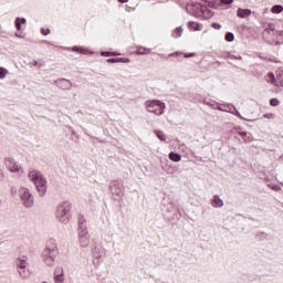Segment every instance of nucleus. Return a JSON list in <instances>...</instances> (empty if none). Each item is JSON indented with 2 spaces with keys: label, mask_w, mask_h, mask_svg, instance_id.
Wrapping results in <instances>:
<instances>
[{
  "label": "nucleus",
  "mask_w": 283,
  "mask_h": 283,
  "mask_svg": "<svg viewBox=\"0 0 283 283\" xmlns=\"http://www.w3.org/2000/svg\"><path fill=\"white\" fill-rule=\"evenodd\" d=\"M28 178L30 182L34 185L40 196H45V193H48V179H45V176H43V172L39 170H30L28 174Z\"/></svg>",
  "instance_id": "1"
},
{
  "label": "nucleus",
  "mask_w": 283,
  "mask_h": 283,
  "mask_svg": "<svg viewBox=\"0 0 283 283\" xmlns=\"http://www.w3.org/2000/svg\"><path fill=\"white\" fill-rule=\"evenodd\" d=\"M70 211H72V203L67 201L57 206L55 211L56 221L61 224H67L70 222Z\"/></svg>",
  "instance_id": "2"
},
{
  "label": "nucleus",
  "mask_w": 283,
  "mask_h": 283,
  "mask_svg": "<svg viewBox=\"0 0 283 283\" xmlns=\"http://www.w3.org/2000/svg\"><path fill=\"white\" fill-rule=\"evenodd\" d=\"M187 10L193 17H201V19H211V17H213V12L201 3L189 4Z\"/></svg>",
  "instance_id": "3"
},
{
  "label": "nucleus",
  "mask_w": 283,
  "mask_h": 283,
  "mask_svg": "<svg viewBox=\"0 0 283 283\" xmlns=\"http://www.w3.org/2000/svg\"><path fill=\"white\" fill-rule=\"evenodd\" d=\"M145 107L150 114L155 116H163L165 114V103L160 99H149L145 102Z\"/></svg>",
  "instance_id": "4"
},
{
  "label": "nucleus",
  "mask_w": 283,
  "mask_h": 283,
  "mask_svg": "<svg viewBox=\"0 0 283 283\" xmlns=\"http://www.w3.org/2000/svg\"><path fill=\"white\" fill-rule=\"evenodd\" d=\"M4 166L10 174H15L17 176H21V174L25 172L23 170V166H21V164H19L14 158H6Z\"/></svg>",
  "instance_id": "5"
},
{
  "label": "nucleus",
  "mask_w": 283,
  "mask_h": 283,
  "mask_svg": "<svg viewBox=\"0 0 283 283\" xmlns=\"http://www.w3.org/2000/svg\"><path fill=\"white\" fill-rule=\"evenodd\" d=\"M20 198L22 203L27 207V209H30L34 207V196L28 188H21L20 191Z\"/></svg>",
  "instance_id": "6"
},
{
  "label": "nucleus",
  "mask_w": 283,
  "mask_h": 283,
  "mask_svg": "<svg viewBox=\"0 0 283 283\" xmlns=\"http://www.w3.org/2000/svg\"><path fill=\"white\" fill-rule=\"evenodd\" d=\"M265 81L275 87H283V70H277L275 74L269 73Z\"/></svg>",
  "instance_id": "7"
},
{
  "label": "nucleus",
  "mask_w": 283,
  "mask_h": 283,
  "mask_svg": "<svg viewBox=\"0 0 283 283\" xmlns=\"http://www.w3.org/2000/svg\"><path fill=\"white\" fill-rule=\"evenodd\" d=\"M78 238L82 247H90V232L85 224H81L78 228Z\"/></svg>",
  "instance_id": "8"
},
{
  "label": "nucleus",
  "mask_w": 283,
  "mask_h": 283,
  "mask_svg": "<svg viewBox=\"0 0 283 283\" xmlns=\"http://www.w3.org/2000/svg\"><path fill=\"white\" fill-rule=\"evenodd\" d=\"M237 17H239V19H247V17H251V9L239 8L237 10Z\"/></svg>",
  "instance_id": "9"
},
{
  "label": "nucleus",
  "mask_w": 283,
  "mask_h": 283,
  "mask_svg": "<svg viewBox=\"0 0 283 283\" xmlns=\"http://www.w3.org/2000/svg\"><path fill=\"white\" fill-rule=\"evenodd\" d=\"M55 283H63L65 280V274L63 272V269H59L55 271L54 275Z\"/></svg>",
  "instance_id": "10"
},
{
  "label": "nucleus",
  "mask_w": 283,
  "mask_h": 283,
  "mask_svg": "<svg viewBox=\"0 0 283 283\" xmlns=\"http://www.w3.org/2000/svg\"><path fill=\"white\" fill-rule=\"evenodd\" d=\"M168 158H170V160H172V163H180L182 160V156H180V154L178 153H169Z\"/></svg>",
  "instance_id": "11"
},
{
  "label": "nucleus",
  "mask_w": 283,
  "mask_h": 283,
  "mask_svg": "<svg viewBox=\"0 0 283 283\" xmlns=\"http://www.w3.org/2000/svg\"><path fill=\"white\" fill-rule=\"evenodd\" d=\"M57 249L59 247L56 245V241L51 240L48 242L46 250L49 251V253H54V251H56Z\"/></svg>",
  "instance_id": "12"
},
{
  "label": "nucleus",
  "mask_w": 283,
  "mask_h": 283,
  "mask_svg": "<svg viewBox=\"0 0 283 283\" xmlns=\"http://www.w3.org/2000/svg\"><path fill=\"white\" fill-rule=\"evenodd\" d=\"M190 30H193V32H200V30H202V24L198 23V22H193V21H190L188 23Z\"/></svg>",
  "instance_id": "13"
},
{
  "label": "nucleus",
  "mask_w": 283,
  "mask_h": 283,
  "mask_svg": "<svg viewBox=\"0 0 283 283\" xmlns=\"http://www.w3.org/2000/svg\"><path fill=\"white\" fill-rule=\"evenodd\" d=\"M212 206L216 208L224 207V201H222L218 196H214Z\"/></svg>",
  "instance_id": "14"
},
{
  "label": "nucleus",
  "mask_w": 283,
  "mask_h": 283,
  "mask_svg": "<svg viewBox=\"0 0 283 283\" xmlns=\"http://www.w3.org/2000/svg\"><path fill=\"white\" fill-rule=\"evenodd\" d=\"M283 11V7L281 4H275L271 8L272 14H280Z\"/></svg>",
  "instance_id": "15"
},
{
  "label": "nucleus",
  "mask_w": 283,
  "mask_h": 283,
  "mask_svg": "<svg viewBox=\"0 0 283 283\" xmlns=\"http://www.w3.org/2000/svg\"><path fill=\"white\" fill-rule=\"evenodd\" d=\"M18 269H25L28 266V261L25 259H17Z\"/></svg>",
  "instance_id": "16"
},
{
  "label": "nucleus",
  "mask_w": 283,
  "mask_h": 283,
  "mask_svg": "<svg viewBox=\"0 0 283 283\" xmlns=\"http://www.w3.org/2000/svg\"><path fill=\"white\" fill-rule=\"evenodd\" d=\"M72 50L73 52H78L80 54H92V52L78 46H74Z\"/></svg>",
  "instance_id": "17"
},
{
  "label": "nucleus",
  "mask_w": 283,
  "mask_h": 283,
  "mask_svg": "<svg viewBox=\"0 0 283 283\" xmlns=\"http://www.w3.org/2000/svg\"><path fill=\"white\" fill-rule=\"evenodd\" d=\"M155 134L159 140H167V135H165V132L163 130H155Z\"/></svg>",
  "instance_id": "18"
},
{
  "label": "nucleus",
  "mask_w": 283,
  "mask_h": 283,
  "mask_svg": "<svg viewBox=\"0 0 283 283\" xmlns=\"http://www.w3.org/2000/svg\"><path fill=\"white\" fill-rule=\"evenodd\" d=\"M25 23V19L24 18H18L17 20H15V28H17V30H21V24L23 25Z\"/></svg>",
  "instance_id": "19"
},
{
  "label": "nucleus",
  "mask_w": 283,
  "mask_h": 283,
  "mask_svg": "<svg viewBox=\"0 0 283 283\" xmlns=\"http://www.w3.org/2000/svg\"><path fill=\"white\" fill-rule=\"evenodd\" d=\"M234 40H235V35H233V33L228 32L226 34V41H228V43H232V41H234Z\"/></svg>",
  "instance_id": "20"
},
{
  "label": "nucleus",
  "mask_w": 283,
  "mask_h": 283,
  "mask_svg": "<svg viewBox=\"0 0 283 283\" xmlns=\"http://www.w3.org/2000/svg\"><path fill=\"white\" fill-rule=\"evenodd\" d=\"M270 105H272V107H277V105H280V99L277 98L270 99Z\"/></svg>",
  "instance_id": "21"
},
{
  "label": "nucleus",
  "mask_w": 283,
  "mask_h": 283,
  "mask_svg": "<svg viewBox=\"0 0 283 283\" xmlns=\"http://www.w3.org/2000/svg\"><path fill=\"white\" fill-rule=\"evenodd\" d=\"M8 76V70L0 67V78H4Z\"/></svg>",
  "instance_id": "22"
},
{
  "label": "nucleus",
  "mask_w": 283,
  "mask_h": 283,
  "mask_svg": "<svg viewBox=\"0 0 283 283\" xmlns=\"http://www.w3.org/2000/svg\"><path fill=\"white\" fill-rule=\"evenodd\" d=\"M175 34H176V36H182V28H177L175 30Z\"/></svg>",
  "instance_id": "23"
},
{
  "label": "nucleus",
  "mask_w": 283,
  "mask_h": 283,
  "mask_svg": "<svg viewBox=\"0 0 283 283\" xmlns=\"http://www.w3.org/2000/svg\"><path fill=\"white\" fill-rule=\"evenodd\" d=\"M137 54H149V50L148 49H144V50L138 49Z\"/></svg>",
  "instance_id": "24"
},
{
  "label": "nucleus",
  "mask_w": 283,
  "mask_h": 283,
  "mask_svg": "<svg viewBox=\"0 0 283 283\" xmlns=\"http://www.w3.org/2000/svg\"><path fill=\"white\" fill-rule=\"evenodd\" d=\"M212 28H213L214 30H220V29L222 28V25H221L220 23H218V22H213V23H212Z\"/></svg>",
  "instance_id": "25"
},
{
  "label": "nucleus",
  "mask_w": 283,
  "mask_h": 283,
  "mask_svg": "<svg viewBox=\"0 0 283 283\" xmlns=\"http://www.w3.org/2000/svg\"><path fill=\"white\" fill-rule=\"evenodd\" d=\"M221 3H224L226 6H231V3H233V0H221Z\"/></svg>",
  "instance_id": "26"
},
{
  "label": "nucleus",
  "mask_w": 283,
  "mask_h": 283,
  "mask_svg": "<svg viewBox=\"0 0 283 283\" xmlns=\"http://www.w3.org/2000/svg\"><path fill=\"white\" fill-rule=\"evenodd\" d=\"M263 117H265V118H275V115L273 113H269V114L263 115Z\"/></svg>",
  "instance_id": "27"
},
{
  "label": "nucleus",
  "mask_w": 283,
  "mask_h": 283,
  "mask_svg": "<svg viewBox=\"0 0 283 283\" xmlns=\"http://www.w3.org/2000/svg\"><path fill=\"white\" fill-rule=\"evenodd\" d=\"M42 33L46 36V34H50V29L42 30Z\"/></svg>",
  "instance_id": "28"
},
{
  "label": "nucleus",
  "mask_w": 283,
  "mask_h": 283,
  "mask_svg": "<svg viewBox=\"0 0 283 283\" xmlns=\"http://www.w3.org/2000/svg\"><path fill=\"white\" fill-rule=\"evenodd\" d=\"M102 56H112V53L102 52Z\"/></svg>",
  "instance_id": "29"
},
{
  "label": "nucleus",
  "mask_w": 283,
  "mask_h": 283,
  "mask_svg": "<svg viewBox=\"0 0 283 283\" xmlns=\"http://www.w3.org/2000/svg\"><path fill=\"white\" fill-rule=\"evenodd\" d=\"M184 56H185V59H189V57L193 56V53L185 54Z\"/></svg>",
  "instance_id": "30"
},
{
  "label": "nucleus",
  "mask_w": 283,
  "mask_h": 283,
  "mask_svg": "<svg viewBox=\"0 0 283 283\" xmlns=\"http://www.w3.org/2000/svg\"><path fill=\"white\" fill-rule=\"evenodd\" d=\"M107 61H108V63H116L115 59H108Z\"/></svg>",
  "instance_id": "31"
},
{
  "label": "nucleus",
  "mask_w": 283,
  "mask_h": 283,
  "mask_svg": "<svg viewBox=\"0 0 283 283\" xmlns=\"http://www.w3.org/2000/svg\"><path fill=\"white\" fill-rule=\"evenodd\" d=\"M235 116H238L239 118H242V115H240V112L235 111Z\"/></svg>",
  "instance_id": "32"
},
{
  "label": "nucleus",
  "mask_w": 283,
  "mask_h": 283,
  "mask_svg": "<svg viewBox=\"0 0 283 283\" xmlns=\"http://www.w3.org/2000/svg\"><path fill=\"white\" fill-rule=\"evenodd\" d=\"M119 3H127L129 0H118Z\"/></svg>",
  "instance_id": "33"
},
{
  "label": "nucleus",
  "mask_w": 283,
  "mask_h": 283,
  "mask_svg": "<svg viewBox=\"0 0 283 283\" xmlns=\"http://www.w3.org/2000/svg\"><path fill=\"white\" fill-rule=\"evenodd\" d=\"M124 63H129V60H127V59H126V60H124Z\"/></svg>",
  "instance_id": "34"
},
{
  "label": "nucleus",
  "mask_w": 283,
  "mask_h": 283,
  "mask_svg": "<svg viewBox=\"0 0 283 283\" xmlns=\"http://www.w3.org/2000/svg\"><path fill=\"white\" fill-rule=\"evenodd\" d=\"M282 34H283V30L280 32V35L282 36Z\"/></svg>",
  "instance_id": "35"
}]
</instances>
